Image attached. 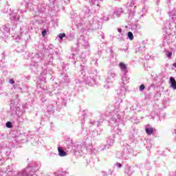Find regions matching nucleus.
Masks as SVG:
<instances>
[{"instance_id":"f257e3e1","label":"nucleus","mask_w":176,"mask_h":176,"mask_svg":"<svg viewBox=\"0 0 176 176\" xmlns=\"http://www.w3.org/2000/svg\"><path fill=\"white\" fill-rule=\"evenodd\" d=\"M170 87L173 89V90H176V80L175 78L170 77Z\"/></svg>"},{"instance_id":"f03ea898","label":"nucleus","mask_w":176,"mask_h":176,"mask_svg":"<svg viewBox=\"0 0 176 176\" xmlns=\"http://www.w3.org/2000/svg\"><path fill=\"white\" fill-rule=\"evenodd\" d=\"M58 152L59 156H61V157L67 156V153H65V151H64V150H63L61 147H58Z\"/></svg>"},{"instance_id":"7ed1b4c3","label":"nucleus","mask_w":176,"mask_h":176,"mask_svg":"<svg viewBox=\"0 0 176 176\" xmlns=\"http://www.w3.org/2000/svg\"><path fill=\"white\" fill-rule=\"evenodd\" d=\"M145 131L148 135H152L153 134V128H146Z\"/></svg>"},{"instance_id":"20e7f679","label":"nucleus","mask_w":176,"mask_h":176,"mask_svg":"<svg viewBox=\"0 0 176 176\" xmlns=\"http://www.w3.org/2000/svg\"><path fill=\"white\" fill-rule=\"evenodd\" d=\"M128 38L130 39V41H133V39H134V35H133V32H128Z\"/></svg>"},{"instance_id":"39448f33","label":"nucleus","mask_w":176,"mask_h":176,"mask_svg":"<svg viewBox=\"0 0 176 176\" xmlns=\"http://www.w3.org/2000/svg\"><path fill=\"white\" fill-rule=\"evenodd\" d=\"M119 67L121 69H122V71H124V69L126 68V65L123 63H120Z\"/></svg>"},{"instance_id":"423d86ee","label":"nucleus","mask_w":176,"mask_h":176,"mask_svg":"<svg viewBox=\"0 0 176 176\" xmlns=\"http://www.w3.org/2000/svg\"><path fill=\"white\" fill-rule=\"evenodd\" d=\"M6 127H8V129H12V127H13V124H12L11 122H8L6 124Z\"/></svg>"},{"instance_id":"0eeeda50","label":"nucleus","mask_w":176,"mask_h":176,"mask_svg":"<svg viewBox=\"0 0 176 176\" xmlns=\"http://www.w3.org/2000/svg\"><path fill=\"white\" fill-rule=\"evenodd\" d=\"M59 38L63 41V38H65V33H61L58 34Z\"/></svg>"},{"instance_id":"6e6552de","label":"nucleus","mask_w":176,"mask_h":176,"mask_svg":"<svg viewBox=\"0 0 176 176\" xmlns=\"http://www.w3.org/2000/svg\"><path fill=\"white\" fill-rule=\"evenodd\" d=\"M140 91H142V90H145V85H141L140 87Z\"/></svg>"},{"instance_id":"1a4fd4ad","label":"nucleus","mask_w":176,"mask_h":176,"mask_svg":"<svg viewBox=\"0 0 176 176\" xmlns=\"http://www.w3.org/2000/svg\"><path fill=\"white\" fill-rule=\"evenodd\" d=\"M167 57H171V56H173V53L168 52V53L166 54Z\"/></svg>"},{"instance_id":"9d476101","label":"nucleus","mask_w":176,"mask_h":176,"mask_svg":"<svg viewBox=\"0 0 176 176\" xmlns=\"http://www.w3.org/2000/svg\"><path fill=\"white\" fill-rule=\"evenodd\" d=\"M9 83H10V85H14V80H13L12 78L10 79Z\"/></svg>"},{"instance_id":"9b49d317","label":"nucleus","mask_w":176,"mask_h":176,"mask_svg":"<svg viewBox=\"0 0 176 176\" xmlns=\"http://www.w3.org/2000/svg\"><path fill=\"white\" fill-rule=\"evenodd\" d=\"M42 35H43V36H46V30H44L42 32Z\"/></svg>"},{"instance_id":"f8f14e48","label":"nucleus","mask_w":176,"mask_h":176,"mask_svg":"<svg viewBox=\"0 0 176 176\" xmlns=\"http://www.w3.org/2000/svg\"><path fill=\"white\" fill-rule=\"evenodd\" d=\"M116 166H117V167H119V168H120V167H122V164H120V163H117V164H116Z\"/></svg>"},{"instance_id":"ddd939ff","label":"nucleus","mask_w":176,"mask_h":176,"mask_svg":"<svg viewBox=\"0 0 176 176\" xmlns=\"http://www.w3.org/2000/svg\"><path fill=\"white\" fill-rule=\"evenodd\" d=\"M118 32H122V29L119 28V29L118 30Z\"/></svg>"},{"instance_id":"4468645a","label":"nucleus","mask_w":176,"mask_h":176,"mask_svg":"<svg viewBox=\"0 0 176 176\" xmlns=\"http://www.w3.org/2000/svg\"><path fill=\"white\" fill-rule=\"evenodd\" d=\"M173 66L176 68V63H173Z\"/></svg>"}]
</instances>
